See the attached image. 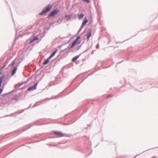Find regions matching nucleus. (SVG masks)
<instances>
[{
    "instance_id": "32",
    "label": "nucleus",
    "mask_w": 158,
    "mask_h": 158,
    "mask_svg": "<svg viewBox=\"0 0 158 158\" xmlns=\"http://www.w3.org/2000/svg\"><path fill=\"white\" fill-rule=\"evenodd\" d=\"M60 19H59L57 20V21H56V23H58V24H60V23H61L62 22V19H61L60 22Z\"/></svg>"
},
{
    "instance_id": "33",
    "label": "nucleus",
    "mask_w": 158,
    "mask_h": 158,
    "mask_svg": "<svg viewBox=\"0 0 158 158\" xmlns=\"http://www.w3.org/2000/svg\"><path fill=\"white\" fill-rule=\"evenodd\" d=\"M148 29V28H146L145 29H143L141 31H146V30H147ZM141 31H139L138 33L137 34L135 35V36L136 35L138 34H139L140 32H141ZM134 36H132L130 38H131L132 37H134Z\"/></svg>"
},
{
    "instance_id": "18",
    "label": "nucleus",
    "mask_w": 158,
    "mask_h": 158,
    "mask_svg": "<svg viewBox=\"0 0 158 158\" xmlns=\"http://www.w3.org/2000/svg\"><path fill=\"white\" fill-rule=\"evenodd\" d=\"M82 54V53H81L79 54V55H77L73 57L72 59V62H74L76 61L81 56V55Z\"/></svg>"
},
{
    "instance_id": "14",
    "label": "nucleus",
    "mask_w": 158,
    "mask_h": 158,
    "mask_svg": "<svg viewBox=\"0 0 158 158\" xmlns=\"http://www.w3.org/2000/svg\"><path fill=\"white\" fill-rule=\"evenodd\" d=\"M51 26H50V24H49V26L48 27H46L45 29L44 30V34L43 36H41V39L39 40L38 41L37 43V44H38L41 40V39L42 38L44 37L45 36V34L46 31V30L47 31H48L49 30V28H50V27H51Z\"/></svg>"
},
{
    "instance_id": "58",
    "label": "nucleus",
    "mask_w": 158,
    "mask_h": 158,
    "mask_svg": "<svg viewBox=\"0 0 158 158\" xmlns=\"http://www.w3.org/2000/svg\"><path fill=\"white\" fill-rule=\"evenodd\" d=\"M40 69H38L36 71V72L34 74V75H35L39 71V70Z\"/></svg>"
},
{
    "instance_id": "61",
    "label": "nucleus",
    "mask_w": 158,
    "mask_h": 158,
    "mask_svg": "<svg viewBox=\"0 0 158 158\" xmlns=\"http://www.w3.org/2000/svg\"><path fill=\"white\" fill-rule=\"evenodd\" d=\"M28 91H27V89L25 91V95H26L27 94Z\"/></svg>"
},
{
    "instance_id": "10",
    "label": "nucleus",
    "mask_w": 158,
    "mask_h": 158,
    "mask_svg": "<svg viewBox=\"0 0 158 158\" xmlns=\"http://www.w3.org/2000/svg\"><path fill=\"white\" fill-rule=\"evenodd\" d=\"M34 76V75H32L31 77L28 78L26 81L24 82H22L21 83H19V85L18 86V88L19 87L21 86V85H23V84H25L27 83L28 82L29 80L31 79Z\"/></svg>"
},
{
    "instance_id": "54",
    "label": "nucleus",
    "mask_w": 158,
    "mask_h": 158,
    "mask_svg": "<svg viewBox=\"0 0 158 158\" xmlns=\"http://www.w3.org/2000/svg\"><path fill=\"white\" fill-rule=\"evenodd\" d=\"M112 95L111 94H109L107 96L106 98H109L112 97Z\"/></svg>"
},
{
    "instance_id": "6",
    "label": "nucleus",
    "mask_w": 158,
    "mask_h": 158,
    "mask_svg": "<svg viewBox=\"0 0 158 158\" xmlns=\"http://www.w3.org/2000/svg\"><path fill=\"white\" fill-rule=\"evenodd\" d=\"M19 66V65L16 64L15 67H13V69L11 71V73L10 74V75L11 77L13 76L15 74L18 69L17 68Z\"/></svg>"
},
{
    "instance_id": "37",
    "label": "nucleus",
    "mask_w": 158,
    "mask_h": 158,
    "mask_svg": "<svg viewBox=\"0 0 158 158\" xmlns=\"http://www.w3.org/2000/svg\"><path fill=\"white\" fill-rule=\"evenodd\" d=\"M64 137H70L71 135L70 134H64Z\"/></svg>"
},
{
    "instance_id": "57",
    "label": "nucleus",
    "mask_w": 158,
    "mask_h": 158,
    "mask_svg": "<svg viewBox=\"0 0 158 158\" xmlns=\"http://www.w3.org/2000/svg\"><path fill=\"white\" fill-rule=\"evenodd\" d=\"M25 96H21L20 98H23V99H24L25 98Z\"/></svg>"
},
{
    "instance_id": "16",
    "label": "nucleus",
    "mask_w": 158,
    "mask_h": 158,
    "mask_svg": "<svg viewBox=\"0 0 158 158\" xmlns=\"http://www.w3.org/2000/svg\"><path fill=\"white\" fill-rule=\"evenodd\" d=\"M36 124H37L36 122H35L34 123H31L30 124V126L28 127L27 128V129H23V131H22L20 132L19 133V134H21L23 132H24V131H26L27 130V129H29V128H30L32 126H33L35 125Z\"/></svg>"
},
{
    "instance_id": "1",
    "label": "nucleus",
    "mask_w": 158,
    "mask_h": 158,
    "mask_svg": "<svg viewBox=\"0 0 158 158\" xmlns=\"http://www.w3.org/2000/svg\"><path fill=\"white\" fill-rule=\"evenodd\" d=\"M52 5L50 4L48 5L42 9L41 12L39 13V15H42L44 14H46L52 10Z\"/></svg>"
},
{
    "instance_id": "62",
    "label": "nucleus",
    "mask_w": 158,
    "mask_h": 158,
    "mask_svg": "<svg viewBox=\"0 0 158 158\" xmlns=\"http://www.w3.org/2000/svg\"><path fill=\"white\" fill-rule=\"evenodd\" d=\"M89 108H87L85 110V111H84V113H86L87 111L88 110Z\"/></svg>"
},
{
    "instance_id": "2",
    "label": "nucleus",
    "mask_w": 158,
    "mask_h": 158,
    "mask_svg": "<svg viewBox=\"0 0 158 158\" xmlns=\"http://www.w3.org/2000/svg\"><path fill=\"white\" fill-rule=\"evenodd\" d=\"M145 85H146L147 87L149 88H151L152 87H156L158 88V83L156 84V81H148L146 82Z\"/></svg>"
},
{
    "instance_id": "52",
    "label": "nucleus",
    "mask_w": 158,
    "mask_h": 158,
    "mask_svg": "<svg viewBox=\"0 0 158 158\" xmlns=\"http://www.w3.org/2000/svg\"><path fill=\"white\" fill-rule=\"evenodd\" d=\"M85 26V25L82 23V24H81L80 28L82 29L83 28V27Z\"/></svg>"
},
{
    "instance_id": "19",
    "label": "nucleus",
    "mask_w": 158,
    "mask_h": 158,
    "mask_svg": "<svg viewBox=\"0 0 158 158\" xmlns=\"http://www.w3.org/2000/svg\"><path fill=\"white\" fill-rule=\"evenodd\" d=\"M77 16L78 19L79 20H80L82 19L83 18L84 16V14L81 13L80 14H78Z\"/></svg>"
},
{
    "instance_id": "20",
    "label": "nucleus",
    "mask_w": 158,
    "mask_h": 158,
    "mask_svg": "<svg viewBox=\"0 0 158 158\" xmlns=\"http://www.w3.org/2000/svg\"><path fill=\"white\" fill-rule=\"evenodd\" d=\"M89 20L87 19V17H85L84 18V19L82 22V24L85 25H86L87 23L88 22Z\"/></svg>"
},
{
    "instance_id": "43",
    "label": "nucleus",
    "mask_w": 158,
    "mask_h": 158,
    "mask_svg": "<svg viewBox=\"0 0 158 158\" xmlns=\"http://www.w3.org/2000/svg\"><path fill=\"white\" fill-rule=\"evenodd\" d=\"M81 45H80L78 47H77V48H75V49H76V51H77L79 50L80 48L81 47Z\"/></svg>"
},
{
    "instance_id": "7",
    "label": "nucleus",
    "mask_w": 158,
    "mask_h": 158,
    "mask_svg": "<svg viewBox=\"0 0 158 158\" xmlns=\"http://www.w3.org/2000/svg\"><path fill=\"white\" fill-rule=\"evenodd\" d=\"M53 133L56 135L58 136L59 137H64V134L60 131H53Z\"/></svg>"
},
{
    "instance_id": "49",
    "label": "nucleus",
    "mask_w": 158,
    "mask_h": 158,
    "mask_svg": "<svg viewBox=\"0 0 158 158\" xmlns=\"http://www.w3.org/2000/svg\"><path fill=\"white\" fill-rule=\"evenodd\" d=\"M144 90V89H142V88L141 87H140V89H138V90H137L138 91L140 92H142Z\"/></svg>"
},
{
    "instance_id": "15",
    "label": "nucleus",
    "mask_w": 158,
    "mask_h": 158,
    "mask_svg": "<svg viewBox=\"0 0 158 158\" xmlns=\"http://www.w3.org/2000/svg\"><path fill=\"white\" fill-rule=\"evenodd\" d=\"M23 98H19L17 95L15 94L14 97L12 98V100H15V102H17L18 100H22Z\"/></svg>"
},
{
    "instance_id": "11",
    "label": "nucleus",
    "mask_w": 158,
    "mask_h": 158,
    "mask_svg": "<svg viewBox=\"0 0 158 158\" xmlns=\"http://www.w3.org/2000/svg\"><path fill=\"white\" fill-rule=\"evenodd\" d=\"M19 59V60L18 61V62L17 63V64L19 65L20 63L22 62L24 58V56L23 55H20V56L19 58H18Z\"/></svg>"
},
{
    "instance_id": "35",
    "label": "nucleus",
    "mask_w": 158,
    "mask_h": 158,
    "mask_svg": "<svg viewBox=\"0 0 158 158\" xmlns=\"http://www.w3.org/2000/svg\"><path fill=\"white\" fill-rule=\"evenodd\" d=\"M39 105V102H36V103H35L33 106H32V108H34L36 106H38V105Z\"/></svg>"
},
{
    "instance_id": "23",
    "label": "nucleus",
    "mask_w": 158,
    "mask_h": 158,
    "mask_svg": "<svg viewBox=\"0 0 158 158\" xmlns=\"http://www.w3.org/2000/svg\"><path fill=\"white\" fill-rule=\"evenodd\" d=\"M32 38H33V39H34V41L38 40V41H37V43L38 41L39 40V38H38V35L34 36ZM40 39H41V38ZM37 44H38L37 43Z\"/></svg>"
},
{
    "instance_id": "51",
    "label": "nucleus",
    "mask_w": 158,
    "mask_h": 158,
    "mask_svg": "<svg viewBox=\"0 0 158 158\" xmlns=\"http://www.w3.org/2000/svg\"><path fill=\"white\" fill-rule=\"evenodd\" d=\"M146 151H144L143 152H142L141 154H138L137 155H136L133 158H136L137 156H139L141 154H142L144 152H145Z\"/></svg>"
},
{
    "instance_id": "38",
    "label": "nucleus",
    "mask_w": 158,
    "mask_h": 158,
    "mask_svg": "<svg viewBox=\"0 0 158 158\" xmlns=\"http://www.w3.org/2000/svg\"><path fill=\"white\" fill-rule=\"evenodd\" d=\"M56 23V21H52L51 23H50L49 24H50V26H51L53 25L55 23Z\"/></svg>"
},
{
    "instance_id": "48",
    "label": "nucleus",
    "mask_w": 158,
    "mask_h": 158,
    "mask_svg": "<svg viewBox=\"0 0 158 158\" xmlns=\"http://www.w3.org/2000/svg\"><path fill=\"white\" fill-rule=\"evenodd\" d=\"M53 57L51 55H50L49 57L47 58L48 60L50 61V60L52 57Z\"/></svg>"
},
{
    "instance_id": "31",
    "label": "nucleus",
    "mask_w": 158,
    "mask_h": 158,
    "mask_svg": "<svg viewBox=\"0 0 158 158\" xmlns=\"http://www.w3.org/2000/svg\"><path fill=\"white\" fill-rule=\"evenodd\" d=\"M4 87H3V86L2 85V87L0 88V95L3 91Z\"/></svg>"
},
{
    "instance_id": "17",
    "label": "nucleus",
    "mask_w": 158,
    "mask_h": 158,
    "mask_svg": "<svg viewBox=\"0 0 158 158\" xmlns=\"http://www.w3.org/2000/svg\"><path fill=\"white\" fill-rule=\"evenodd\" d=\"M5 77V75L4 74H3L0 77V88L2 86V83L3 80L4 79Z\"/></svg>"
},
{
    "instance_id": "46",
    "label": "nucleus",
    "mask_w": 158,
    "mask_h": 158,
    "mask_svg": "<svg viewBox=\"0 0 158 158\" xmlns=\"http://www.w3.org/2000/svg\"><path fill=\"white\" fill-rule=\"evenodd\" d=\"M75 41V42L76 43V44H79L80 43H81V40H77V41Z\"/></svg>"
},
{
    "instance_id": "27",
    "label": "nucleus",
    "mask_w": 158,
    "mask_h": 158,
    "mask_svg": "<svg viewBox=\"0 0 158 158\" xmlns=\"http://www.w3.org/2000/svg\"><path fill=\"white\" fill-rule=\"evenodd\" d=\"M76 44V43L75 42V41L74 40L73 42L71 43V46L73 48L74 46Z\"/></svg>"
},
{
    "instance_id": "63",
    "label": "nucleus",
    "mask_w": 158,
    "mask_h": 158,
    "mask_svg": "<svg viewBox=\"0 0 158 158\" xmlns=\"http://www.w3.org/2000/svg\"><path fill=\"white\" fill-rule=\"evenodd\" d=\"M76 78L72 82L71 85H72L73 83H74V81L75 80Z\"/></svg>"
},
{
    "instance_id": "34",
    "label": "nucleus",
    "mask_w": 158,
    "mask_h": 158,
    "mask_svg": "<svg viewBox=\"0 0 158 158\" xmlns=\"http://www.w3.org/2000/svg\"><path fill=\"white\" fill-rule=\"evenodd\" d=\"M81 36L80 35L78 36L74 40L77 41V40H79L81 38Z\"/></svg>"
},
{
    "instance_id": "13",
    "label": "nucleus",
    "mask_w": 158,
    "mask_h": 158,
    "mask_svg": "<svg viewBox=\"0 0 158 158\" xmlns=\"http://www.w3.org/2000/svg\"><path fill=\"white\" fill-rule=\"evenodd\" d=\"M18 90V89H17V88H15L13 90H12L11 91H10V92H9L8 93L2 94L1 96H2V97H5V96H6V95L8 96L11 93H12L13 92H16Z\"/></svg>"
},
{
    "instance_id": "56",
    "label": "nucleus",
    "mask_w": 158,
    "mask_h": 158,
    "mask_svg": "<svg viewBox=\"0 0 158 158\" xmlns=\"http://www.w3.org/2000/svg\"><path fill=\"white\" fill-rule=\"evenodd\" d=\"M89 48H88L86 50H85L84 52H82V53H83L86 52L87 51H88V50H89Z\"/></svg>"
},
{
    "instance_id": "21",
    "label": "nucleus",
    "mask_w": 158,
    "mask_h": 158,
    "mask_svg": "<svg viewBox=\"0 0 158 158\" xmlns=\"http://www.w3.org/2000/svg\"><path fill=\"white\" fill-rule=\"evenodd\" d=\"M64 17L66 18L67 20H69L70 19H72V15H65Z\"/></svg>"
},
{
    "instance_id": "26",
    "label": "nucleus",
    "mask_w": 158,
    "mask_h": 158,
    "mask_svg": "<svg viewBox=\"0 0 158 158\" xmlns=\"http://www.w3.org/2000/svg\"><path fill=\"white\" fill-rule=\"evenodd\" d=\"M71 15H72V19H76V14H74L73 13H72V14H71Z\"/></svg>"
},
{
    "instance_id": "64",
    "label": "nucleus",
    "mask_w": 158,
    "mask_h": 158,
    "mask_svg": "<svg viewBox=\"0 0 158 158\" xmlns=\"http://www.w3.org/2000/svg\"><path fill=\"white\" fill-rule=\"evenodd\" d=\"M92 125V124L91 123H90V124H89L88 125V126L89 127H90L91 126V125Z\"/></svg>"
},
{
    "instance_id": "60",
    "label": "nucleus",
    "mask_w": 158,
    "mask_h": 158,
    "mask_svg": "<svg viewBox=\"0 0 158 158\" xmlns=\"http://www.w3.org/2000/svg\"><path fill=\"white\" fill-rule=\"evenodd\" d=\"M40 81V80H39L37 82L35 83H37V85H38V84L39 83V82Z\"/></svg>"
},
{
    "instance_id": "4",
    "label": "nucleus",
    "mask_w": 158,
    "mask_h": 158,
    "mask_svg": "<svg viewBox=\"0 0 158 158\" xmlns=\"http://www.w3.org/2000/svg\"><path fill=\"white\" fill-rule=\"evenodd\" d=\"M59 10L57 9L53 10L48 14V17H54L59 12Z\"/></svg>"
},
{
    "instance_id": "12",
    "label": "nucleus",
    "mask_w": 158,
    "mask_h": 158,
    "mask_svg": "<svg viewBox=\"0 0 158 158\" xmlns=\"http://www.w3.org/2000/svg\"><path fill=\"white\" fill-rule=\"evenodd\" d=\"M19 60V59L17 57H16L15 59L9 65V66L10 67L11 66H13L16 63V64L18 63V61Z\"/></svg>"
},
{
    "instance_id": "44",
    "label": "nucleus",
    "mask_w": 158,
    "mask_h": 158,
    "mask_svg": "<svg viewBox=\"0 0 158 158\" xmlns=\"http://www.w3.org/2000/svg\"><path fill=\"white\" fill-rule=\"evenodd\" d=\"M81 30H82L80 28V29H79V30H78V31L76 35H75L76 36L81 31Z\"/></svg>"
},
{
    "instance_id": "50",
    "label": "nucleus",
    "mask_w": 158,
    "mask_h": 158,
    "mask_svg": "<svg viewBox=\"0 0 158 158\" xmlns=\"http://www.w3.org/2000/svg\"><path fill=\"white\" fill-rule=\"evenodd\" d=\"M70 40H69L68 42H64V43L63 44V45H65V44H68V43H69L70 42Z\"/></svg>"
},
{
    "instance_id": "8",
    "label": "nucleus",
    "mask_w": 158,
    "mask_h": 158,
    "mask_svg": "<svg viewBox=\"0 0 158 158\" xmlns=\"http://www.w3.org/2000/svg\"><path fill=\"white\" fill-rule=\"evenodd\" d=\"M37 83H35L34 84L31 86H30L27 89V91H29L36 89H37Z\"/></svg>"
},
{
    "instance_id": "40",
    "label": "nucleus",
    "mask_w": 158,
    "mask_h": 158,
    "mask_svg": "<svg viewBox=\"0 0 158 158\" xmlns=\"http://www.w3.org/2000/svg\"><path fill=\"white\" fill-rule=\"evenodd\" d=\"M87 76H86L85 78H84V79H83L80 83L79 85L77 86V87H78L82 82H83L84 80L87 77Z\"/></svg>"
},
{
    "instance_id": "24",
    "label": "nucleus",
    "mask_w": 158,
    "mask_h": 158,
    "mask_svg": "<svg viewBox=\"0 0 158 158\" xmlns=\"http://www.w3.org/2000/svg\"><path fill=\"white\" fill-rule=\"evenodd\" d=\"M49 62V60L47 59L42 63V64L45 65L47 64Z\"/></svg>"
},
{
    "instance_id": "28",
    "label": "nucleus",
    "mask_w": 158,
    "mask_h": 158,
    "mask_svg": "<svg viewBox=\"0 0 158 158\" xmlns=\"http://www.w3.org/2000/svg\"><path fill=\"white\" fill-rule=\"evenodd\" d=\"M28 40L29 41V43L30 44H31L33 43L34 41V40L33 38H29Z\"/></svg>"
},
{
    "instance_id": "29",
    "label": "nucleus",
    "mask_w": 158,
    "mask_h": 158,
    "mask_svg": "<svg viewBox=\"0 0 158 158\" xmlns=\"http://www.w3.org/2000/svg\"><path fill=\"white\" fill-rule=\"evenodd\" d=\"M67 49V48H65L63 50H61L60 52H60V54L59 55L57 56V57H58L60 55V54L61 53H63V52H64V51H66V50Z\"/></svg>"
},
{
    "instance_id": "42",
    "label": "nucleus",
    "mask_w": 158,
    "mask_h": 158,
    "mask_svg": "<svg viewBox=\"0 0 158 158\" xmlns=\"http://www.w3.org/2000/svg\"><path fill=\"white\" fill-rule=\"evenodd\" d=\"M3 68L2 67H1L0 68V73H1L2 74V72L3 71Z\"/></svg>"
},
{
    "instance_id": "39",
    "label": "nucleus",
    "mask_w": 158,
    "mask_h": 158,
    "mask_svg": "<svg viewBox=\"0 0 158 158\" xmlns=\"http://www.w3.org/2000/svg\"><path fill=\"white\" fill-rule=\"evenodd\" d=\"M23 93L22 92H20L18 95H17L19 98H20L21 96H22Z\"/></svg>"
},
{
    "instance_id": "25",
    "label": "nucleus",
    "mask_w": 158,
    "mask_h": 158,
    "mask_svg": "<svg viewBox=\"0 0 158 158\" xmlns=\"http://www.w3.org/2000/svg\"><path fill=\"white\" fill-rule=\"evenodd\" d=\"M66 56H64V55H62L60 58H59L55 62V64L57 62L59 61L60 59H63L65 57H66Z\"/></svg>"
},
{
    "instance_id": "47",
    "label": "nucleus",
    "mask_w": 158,
    "mask_h": 158,
    "mask_svg": "<svg viewBox=\"0 0 158 158\" xmlns=\"http://www.w3.org/2000/svg\"><path fill=\"white\" fill-rule=\"evenodd\" d=\"M73 48L72 47V46H68L67 48L69 50L71 49H72Z\"/></svg>"
},
{
    "instance_id": "41",
    "label": "nucleus",
    "mask_w": 158,
    "mask_h": 158,
    "mask_svg": "<svg viewBox=\"0 0 158 158\" xmlns=\"http://www.w3.org/2000/svg\"><path fill=\"white\" fill-rule=\"evenodd\" d=\"M19 85V83H18V84H15V85L14 87L15 88H15H17V89L19 90L18 89V86Z\"/></svg>"
},
{
    "instance_id": "30",
    "label": "nucleus",
    "mask_w": 158,
    "mask_h": 158,
    "mask_svg": "<svg viewBox=\"0 0 158 158\" xmlns=\"http://www.w3.org/2000/svg\"><path fill=\"white\" fill-rule=\"evenodd\" d=\"M83 2H85L87 3L88 4L90 2V0H82Z\"/></svg>"
},
{
    "instance_id": "36",
    "label": "nucleus",
    "mask_w": 158,
    "mask_h": 158,
    "mask_svg": "<svg viewBox=\"0 0 158 158\" xmlns=\"http://www.w3.org/2000/svg\"><path fill=\"white\" fill-rule=\"evenodd\" d=\"M8 62V61H6V62L4 63V65L2 67L4 69L6 66Z\"/></svg>"
},
{
    "instance_id": "3",
    "label": "nucleus",
    "mask_w": 158,
    "mask_h": 158,
    "mask_svg": "<svg viewBox=\"0 0 158 158\" xmlns=\"http://www.w3.org/2000/svg\"><path fill=\"white\" fill-rule=\"evenodd\" d=\"M11 77L9 73L8 72L6 73V76L5 78L4 77V81L2 83L3 87H4L7 84Z\"/></svg>"
},
{
    "instance_id": "9",
    "label": "nucleus",
    "mask_w": 158,
    "mask_h": 158,
    "mask_svg": "<svg viewBox=\"0 0 158 158\" xmlns=\"http://www.w3.org/2000/svg\"><path fill=\"white\" fill-rule=\"evenodd\" d=\"M92 29L91 28L89 29V31L88 32L86 35V39L87 40V41L89 40L90 38L91 37L92 35Z\"/></svg>"
},
{
    "instance_id": "45",
    "label": "nucleus",
    "mask_w": 158,
    "mask_h": 158,
    "mask_svg": "<svg viewBox=\"0 0 158 158\" xmlns=\"http://www.w3.org/2000/svg\"><path fill=\"white\" fill-rule=\"evenodd\" d=\"M18 88V89L19 90V89H22V90H23L25 88V85H24V86L22 88Z\"/></svg>"
},
{
    "instance_id": "22",
    "label": "nucleus",
    "mask_w": 158,
    "mask_h": 158,
    "mask_svg": "<svg viewBox=\"0 0 158 158\" xmlns=\"http://www.w3.org/2000/svg\"><path fill=\"white\" fill-rule=\"evenodd\" d=\"M58 51V49H55L53 52L50 55L52 57H53L55 56L57 52Z\"/></svg>"
},
{
    "instance_id": "55",
    "label": "nucleus",
    "mask_w": 158,
    "mask_h": 158,
    "mask_svg": "<svg viewBox=\"0 0 158 158\" xmlns=\"http://www.w3.org/2000/svg\"><path fill=\"white\" fill-rule=\"evenodd\" d=\"M99 44L98 43L97 45H96V47L97 48H99Z\"/></svg>"
},
{
    "instance_id": "59",
    "label": "nucleus",
    "mask_w": 158,
    "mask_h": 158,
    "mask_svg": "<svg viewBox=\"0 0 158 158\" xmlns=\"http://www.w3.org/2000/svg\"><path fill=\"white\" fill-rule=\"evenodd\" d=\"M67 37H61L60 36H59V38L61 39H64V38H66Z\"/></svg>"
},
{
    "instance_id": "5",
    "label": "nucleus",
    "mask_w": 158,
    "mask_h": 158,
    "mask_svg": "<svg viewBox=\"0 0 158 158\" xmlns=\"http://www.w3.org/2000/svg\"><path fill=\"white\" fill-rule=\"evenodd\" d=\"M31 105H30V106H29V107L28 108H27L25 109H23V110H22L21 111V110H19V111H17L16 112H15V113H12V114H10V116H16L17 115H18V114H19L21 113H22L25 110H27V109L29 108H30V106H31Z\"/></svg>"
},
{
    "instance_id": "53",
    "label": "nucleus",
    "mask_w": 158,
    "mask_h": 158,
    "mask_svg": "<svg viewBox=\"0 0 158 158\" xmlns=\"http://www.w3.org/2000/svg\"><path fill=\"white\" fill-rule=\"evenodd\" d=\"M124 61V60H122V61H120V62H118V63H117V64H116V66H115V67H116L117 66V65L118 64H120V63H122V62L123 61Z\"/></svg>"
}]
</instances>
